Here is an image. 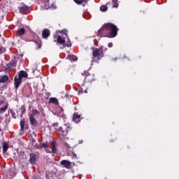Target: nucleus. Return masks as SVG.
I'll return each instance as SVG.
<instances>
[{
  "label": "nucleus",
  "instance_id": "35",
  "mask_svg": "<svg viewBox=\"0 0 179 179\" xmlns=\"http://www.w3.org/2000/svg\"><path fill=\"white\" fill-rule=\"evenodd\" d=\"M34 72H36V70H34V71H33V73H34Z\"/></svg>",
  "mask_w": 179,
  "mask_h": 179
},
{
  "label": "nucleus",
  "instance_id": "16",
  "mask_svg": "<svg viewBox=\"0 0 179 179\" xmlns=\"http://www.w3.org/2000/svg\"><path fill=\"white\" fill-rule=\"evenodd\" d=\"M9 80V77L6 75L3 76L0 78V83H5L6 82H8Z\"/></svg>",
  "mask_w": 179,
  "mask_h": 179
},
{
  "label": "nucleus",
  "instance_id": "2",
  "mask_svg": "<svg viewBox=\"0 0 179 179\" xmlns=\"http://www.w3.org/2000/svg\"><path fill=\"white\" fill-rule=\"evenodd\" d=\"M92 56L93 61H100L102 57H104V53L103 52V47L93 50Z\"/></svg>",
  "mask_w": 179,
  "mask_h": 179
},
{
  "label": "nucleus",
  "instance_id": "20",
  "mask_svg": "<svg viewBox=\"0 0 179 179\" xmlns=\"http://www.w3.org/2000/svg\"><path fill=\"white\" fill-rule=\"evenodd\" d=\"M20 132H23V131H24V119L20 121Z\"/></svg>",
  "mask_w": 179,
  "mask_h": 179
},
{
  "label": "nucleus",
  "instance_id": "14",
  "mask_svg": "<svg viewBox=\"0 0 179 179\" xmlns=\"http://www.w3.org/2000/svg\"><path fill=\"white\" fill-rule=\"evenodd\" d=\"M19 10L20 13H24V12H27L29 10V6H24L19 8Z\"/></svg>",
  "mask_w": 179,
  "mask_h": 179
},
{
  "label": "nucleus",
  "instance_id": "37",
  "mask_svg": "<svg viewBox=\"0 0 179 179\" xmlns=\"http://www.w3.org/2000/svg\"><path fill=\"white\" fill-rule=\"evenodd\" d=\"M75 157H76V154H74Z\"/></svg>",
  "mask_w": 179,
  "mask_h": 179
},
{
  "label": "nucleus",
  "instance_id": "18",
  "mask_svg": "<svg viewBox=\"0 0 179 179\" xmlns=\"http://www.w3.org/2000/svg\"><path fill=\"white\" fill-rule=\"evenodd\" d=\"M8 103H6L5 106L0 108V114H3V113L8 110Z\"/></svg>",
  "mask_w": 179,
  "mask_h": 179
},
{
  "label": "nucleus",
  "instance_id": "33",
  "mask_svg": "<svg viewBox=\"0 0 179 179\" xmlns=\"http://www.w3.org/2000/svg\"><path fill=\"white\" fill-rule=\"evenodd\" d=\"M66 148H68L69 149V148H71V147L68 145V143H66Z\"/></svg>",
  "mask_w": 179,
  "mask_h": 179
},
{
  "label": "nucleus",
  "instance_id": "5",
  "mask_svg": "<svg viewBox=\"0 0 179 179\" xmlns=\"http://www.w3.org/2000/svg\"><path fill=\"white\" fill-rule=\"evenodd\" d=\"M60 164L61 166H64V167L68 170H71V169H72V162H71V161L64 159L60 162Z\"/></svg>",
  "mask_w": 179,
  "mask_h": 179
},
{
  "label": "nucleus",
  "instance_id": "38",
  "mask_svg": "<svg viewBox=\"0 0 179 179\" xmlns=\"http://www.w3.org/2000/svg\"><path fill=\"white\" fill-rule=\"evenodd\" d=\"M0 131H1V128H0Z\"/></svg>",
  "mask_w": 179,
  "mask_h": 179
},
{
  "label": "nucleus",
  "instance_id": "34",
  "mask_svg": "<svg viewBox=\"0 0 179 179\" xmlns=\"http://www.w3.org/2000/svg\"><path fill=\"white\" fill-rule=\"evenodd\" d=\"M37 49H38V50L40 49V45H38Z\"/></svg>",
  "mask_w": 179,
  "mask_h": 179
},
{
  "label": "nucleus",
  "instance_id": "28",
  "mask_svg": "<svg viewBox=\"0 0 179 179\" xmlns=\"http://www.w3.org/2000/svg\"><path fill=\"white\" fill-rule=\"evenodd\" d=\"M62 33H64V34H66V36H68V34H66V33H68V31L66 30L62 31Z\"/></svg>",
  "mask_w": 179,
  "mask_h": 179
},
{
  "label": "nucleus",
  "instance_id": "7",
  "mask_svg": "<svg viewBox=\"0 0 179 179\" xmlns=\"http://www.w3.org/2000/svg\"><path fill=\"white\" fill-rule=\"evenodd\" d=\"M57 44H62V45L65 47V38L59 35L57 36Z\"/></svg>",
  "mask_w": 179,
  "mask_h": 179
},
{
  "label": "nucleus",
  "instance_id": "22",
  "mask_svg": "<svg viewBox=\"0 0 179 179\" xmlns=\"http://www.w3.org/2000/svg\"><path fill=\"white\" fill-rule=\"evenodd\" d=\"M108 9V8L107 7V6L106 5H103L100 7V10L101 12H107V10Z\"/></svg>",
  "mask_w": 179,
  "mask_h": 179
},
{
  "label": "nucleus",
  "instance_id": "1",
  "mask_svg": "<svg viewBox=\"0 0 179 179\" xmlns=\"http://www.w3.org/2000/svg\"><path fill=\"white\" fill-rule=\"evenodd\" d=\"M118 34V28L114 24H105L97 33L98 37H108V38H114Z\"/></svg>",
  "mask_w": 179,
  "mask_h": 179
},
{
  "label": "nucleus",
  "instance_id": "11",
  "mask_svg": "<svg viewBox=\"0 0 179 179\" xmlns=\"http://www.w3.org/2000/svg\"><path fill=\"white\" fill-rule=\"evenodd\" d=\"M29 74H27V72L24 71H20L18 74V78L21 80L23 79V78H28Z\"/></svg>",
  "mask_w": 179,
  "mask_h": 179
},
{
  "label": "nucleus",
  "instance_id": "27",
  "mask_svg": "<svg viewBox=\"0 0 179 179\" xmlns=\"http://www.w3.org/2000/svg\"><path fill=\"white\" fill-rule=\"evenodd\" d=\"M42 148H48V143H43L41 144Z\"/></svg>",
  "mask_w": 179,
  "mask_h": 179
},
{
  "label": "nucleus",
  "instance_id": "6",
  "mask_svg": "<svg viewBox=\"0 0 179 179\" xmlns=\"http://www.w3.org/2000/svg\"><path fill=\"white\" fill-rule=\"evenodd\" d=\"M29 156V163H31V164H35L36 162H37V159H38V156L34 153H31Z\"/></svg>",
  "mask_w": 179,
  "mask_h": 179
},
{
  "label": "nucleus",
  "instance_id": "15",
  "mask_svg": "<svg viewBox=\"0 0 179 179\" xmlns=\"http://www.w3.org/2000/svg\"><path fill=\"white\" fill-rule=\"evenodd\" d=\"M29 120L31 125H37V121L33 115H29Z\"/></svg>",
  "mask_w": 179,
  "mask_h": 179
},
{
  "label": "nucleus",
  "instance_id": "3",
  "mask_svg": "<svg viewBox=\"0 0 179 179\" xmlns=\"http://www.w3.org/2000/svg\"><path fill=\"white\" fill-rule=\"evenodd\" d=\"M83 76H85V82L88 83H92V82H94L96 80V78L94 77V74L89 73V71H84L82 73Z\"/></svg>",
  "mask_w": 179,
  "mask_h": 179
},
{
  "label": "nucleus",
  "instance_id": "24",
  "mask_svg": "<svg viewBox=\"0 0 179 179\" xmlns=\"http://www.w3.org/2000/svg\"><path fill=\"white\" fill-rule=\"evenodd\" d=\"M38 114H40V112L36 109H34L32 110V114H31V115H33V117H34V115H38Z\"/></svg>",
  "mask_w": 179,
  "mask_h": 179
},
{
  "label": "nucleus",
  "instance_id": "13",
  "mask_svg": "<svg viewBox=\"0 0 179 179\" xmlns=\"http://www.w3.org/2000/svg\"><path fill=\"white\" fill-rule=\"evenodd\" d=\"M52 152L54 155H57V142L55 141L52 142Z\"/></svg>",
  "mask_w": 179,
  "mask_h": 179
},
{
  "label": "nucleus",
  "instance_id": "23",
  "mask_svg": "<svg viewBox=\"0 0 179 179\" xmlns=\"http://www.w3.org/2000/svg\"><path fill=\"white\" fill-rule=\"evenodd\" d=\"M20 111H21V115H20V117H23V114H24V113H26V108H24V106H22L20 108Z\"/></svg>",
  "mask_w": 179,
  "mask_h": 179
},
{
  "label": "nucleus",
  "instance_id": "4",
  "mask_svg": "<svg viewBox=\"0 0 179 179\" xmlns=\"http://www.w3.org/2000/svg\"><path fill=\"white\" fill-rule=\"evenodd\" d=\"M71 131H72V127L71 126H67V127H66V130H64V128H62V127H60L57 130V132L61 136H66L68 135L69 132H71Z\"/></svg>",
  "mask_w": 179,
  "mask_h": 179
},
{
  "label": "nucleus",
  "instance_id": "25",
  "mask_svg": "<svg viewBox=\"0 0 179 179\" xmlns=\"http://www.w3.org/2000/svg\"><path fill=\"white\" fill-rule=\"evenodd\" d=\"M113 8H118V1L113 0Z\"/></svg>",
  "mask_w": 179,
  "mask_h": 179
},
{
  "label": "nucleus",
  "instance_id": "17",
  "mask_svg": "<svg viewBox=\"0 0 179 179\" xmlns=\"http://www.w3.org/2000/svg\"><path fill=\"white\" fill-rule=\"evenodd\" d=\"M68 58L69 61H71V62H75V61H78V57L75 55H69Z\"/></svg>",
  "mask_w": 179,
  "mask_h": 179
},
{
  "label": "nucleus",
  "instance_id": "30",
  "mask_svg": "<svg viewBox=\"0 0 179 179\" xmlns=\"http://www.w3.org/2000/svg\"><path fill=\"white\" fill-rule=\"evenodd\" d=\"M3 103H5L4 101L0 100V106H2V104H3Z\"/></svg>",
  "mask_w": 179,
  "mask_h": 179
},
{
  "label": "nucleus",
  "instance_id": "10",
  "mask_svg": "<svg viewBox=\"0 0 179 179\" xmlns=\"http://www.w3.org/2000/svg\"><path fill=\"white\" fill-rule=\"evenodd\" d=\"M50 34H51V32L49 31V29H45L42 31L43 38H48V37H50Z\"/></svg>",
  "mask_w": 179,
  "mask_h": 179
},
{
  "label": "nucleus",
  "instance_id": "21",
  "mask_svg": "<svg viewBox=\"0 0 179 179\" xmlns=\"http://www.w3.org/2000/svg\"><path fill=\"white\" fill-rule=\"evenodd\" d=\"M17 33L19 36H23L26 33V29H24V28H21L20 29H18Z\"/></svg>",
  "mask_w": 179,
  "mask_h": 179
},
{
  "label": "nucleus",
  "instance_id": "36",
  "mask_svg": "<svg viewBox=\"0 0 179 179\" xmlns=\"http://www.w3.org/2000/svg\"><path fill=\"white\" fill-rule=\"evenodd\" d=\"M1 51H2V49L0 48V52H1Z\"/></svg>",
  "mask_w": 179,
  "mask_h": 179
},
{
  "label": "nucleus",
  "instance_id": "31",
  "mask_svg": "<svg viewBox=\"0 0 179 179\" xmlns=\"http://www.w3.org/2000/svg\"><path fill=\"white\" fill-rule=\"evenodd\" d=\"M23 155H24V152H22L20 154L19 157H20V156H23Z\"/></svg>",
  "mask_w": 179,
  "mask_h": 179
},
{
  "label": "nucleus",
  "instance_id": "19",
  "mask_svg": "<svg viewBox=\"0 0 179 179\" xmlns=\"http://www.w3.org/2000/svg\"><path fill=\"white\" fill-rule=\"evenodd\" d=\"M49 103H52V104H55L56 106H58L59 104L58 99L57 98H50Z\"/></svg>",
  "mask_w": 179,
  "mask_h": 179
},
{
  "label": "nucleus",
  "instance_id": "12",
  "mask_svg": "<svg viewBox=\"0 0 179 179\" xmlns=\"http://www.w3.org/2000/svg\"><path fill=\"white\" fill-rule=\"evenodd\" d=\"M8 149H9V143L6 141L3 142V153H6Z\"/></svg>",
  "mask_w": 179,
  "mask_h": 179
},
{
  "label": "nucleus",
  "instance_id": "8",
  "mask_svg": "<svg viewBox=\"0 0 179 179\" xmlns=\"http://www.w3.org/2000/svg\"><path fill=\"white\" fill-rule=\"evenodd\" d=\"M14 82H15V86L16 89H19V86L22 85V80L21 78H17V76H15L14 78Z\"/></svg>",
  "mask_w": 179,
  "mask_h": 179
},
{
  "label": "nucleus",
  "instance_id": "9",
  "mask_svg": "<svg viewBox=\"0 0 179 179\" xmlns=\"http://www.w3.org/2000/svg\"><path fill=\"white\" fill-rule=\"evenodd\" d=\"M73 121H74V122H76V124H79V122H80V115L75 113L73 115Z\"/></svg>",
  "mask_w": 179,
  "mask_h": 179
},
{
  "label": "nucleus",
  "instance_id": "29",
  "mask_svg": "<svg viewBox=\"0 0 179 179\" xmlns=\"http://www.w3.org/2000/svg\"><path fill=\"white\" fill-rule=\"evenodd\" d=\"M108 47H109V48H113V43H109L108 44Z\"/></svg>",
  "mask_w": 179,
  "mask_h": 179
},
{
  "label": "nucleus",
  "instance_id": "26",
  "mask_svg": "<svg viewBox=\"0 0 179 179\" xmlns=\"http://www.w3.org/2000/svg\"><path fill=\"white\" fill-rule=\"evenodd\" d=\"M52 127H54L55 129H56V131H57L58 129V122H55L52 124Z\"/></svg>",
  "mask_w": 179,
  "mask_h": 179
},
{
  "label": "nucleus",
  "instance_id": "32",
  "mask_svg": "<svg viewBox=\"0 0 179 179\" xmlns=\"http://www.w3.org/2000/svg\"><path fill=\"white\" fill-rule=\"evenodd\" d=\"M117 57H115V58H113L112 59V61H117Z\"/></svg>",
  "mask_w": 179,
  "mask_h": 179
}]
</instances>
